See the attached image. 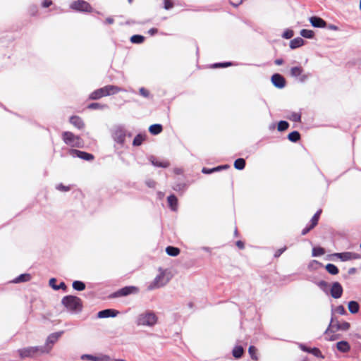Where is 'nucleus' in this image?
Here are the masks:
<instances>
[{"label": "nucleus", "instance_id": "1", "mask_svg": "<svg viewBox=\"0 0 361 361\" xmlns=\"http://www.w3.org/2000/svg\"><path fill=\"white\" fill-rule=\"evenodd\" d=\"M61 303L67 309L68 311L73 313L80 312L82 309V300L77 296H65L63 298Z\"/></svg>", "mask_w": 361, "mask_h": 361}, {"label": "nucleus", "instance_id": "2", "mask_svg": "<svg viewBox=\"0 0 361 361\" xmlns=\"http://www.w3.org/2000/svg\"><path fill=\"white\" fill-rule=\"evenodd\" d=\"M121 91H123L122 88L116 85H109L92 92L90 95V99L97 100L103 97L117 94Z\"/></svg>", "mask_w": 361, "mask_h": 361}, {"label": "nucleus", "instance_id": "3", "mask_svg": "<svg viewBox=\"0 0 361 361\" xmlns=\"http://www.w3.org/2000/svg\"><path fill=\"white\" fill-rule=\"evenodd\" d=\"M61 137L64 143L73 148H82L84 146L83 140L78 135H75L71 131H64L61 134Z\"/></svg>", "mask_w": 361, "mask_h": 361}, {"label": "nucleus", "instance_id": "4", "mask_svg": "<svg viewBox=\"0 0 361 361\" xmlns=\"http://www.w3.org/2000/svg\"><path fill=\"white\" fill-rule=\"evenodd\" d=\"M19 355L21 358L34 357L42 354H45L42 346H30L18 350Z\"/></svg>", "mask_w": 361, "mask_h": 361}, {"label": "nucleus", "instance_id": "5", "mask_svg": "<svg viewBox=\"0 0 361 361\" xmlns=\"http://www.w3.org/2000/svg\"><path fill=\"white\" fill-rule=\"evenodd\" d=\"M350 324L347 322H340L337 319L331 318L329 328L325 331V334L328 336L329 333H334L338 330L347 331L350 329Z\"/></svg>", "mask_w": 361, "mask_h": 361}, {"label": "nucleus", "instance_id": "6", "mask_svg": "<svg viewBox=\"0 0 361 361\" xmlns=\"http://www.w3.org/2000/svg\"><path fill=\"white\" fill-rule=\"evenodd\" d=\"M157 322V317L151 312H147L139 315L137 324L140 326H154Z\"/></svg>", "mask_w": 361, "mask_h": 361}, {"label": "nucleus", "instance_id": "7", "mask_svg": "<svg viewBox=\"0 0 361 361\" xmlns=\"http://www.w3.org/2000/svg\"><path fill=\"white\" fill-rule=\"evenodd\" d=\"M63 331H59L51 334L47 338L46 343L42 348L45 354H48L52 350L54 345L59 340V338L63 335Z\"/></svg>", "mask_w": 361, "mask_h": 361}, {"label": "nucleus", "instance_id": "8", "mask_svg": "<svg viewBox=\"0 0 361 361\" xmlns=\"http://www.w3.org/2000/svg\"><path fill=\"white\" fill-rule=\"evenodd\" d=\"M169 279L164 272L159 274L154 280L149 285L148 289L153 290L164 286L169 282Z\"/></svg>", "mask_w": 361, "mask_h": 361}, {"label": "nucleus", "instance_id": "9", "mask_svg": "<svg viewBox=\"0 0 361 361\" xmlns=\"http://www.w3.org/2000/svg\"><path fill=\"white\" fill-rule=\"evenodd\" d=\"M71 8L78 11L92 12V8L91 5L83 0L75 1L71 4Z\"/></svg>", "mask_w": 361, "mask_h": 361}, {"label": "nucleus", "instance_id": "10", "mask_svg": "<svg viewBox=\"0 0 361 361\" xmlns=\"http://www.w3.org/2000/svg\"><path fill=\"white\" fill-rule=\"evenodd\" d=\"M139 289L136 286H126L119 289L118 291L115 292L113 294V297H121V296H127L130 294L137 293Z\"/></svg>", "mask_w": 361, "mask_h": 361}, {"label": "nucleus", "instance_id": "11", "mask_svg": "<svg viewBox=\"0 0 361 361\" xmlns=\"http://www.w3.org/2000/svg\"><path fill=\"white\" fill-rule=\"evenodd\" d=\"M334 256L340 259L343 262L349 261V260H354L361 258V255L353 252H344L341 253H336L334 254Z\"/></svg>", "mask_w": 361, "mask_h": 361}, {"label": "nucleus", "instance_id": "12", "mask_svg": "<svg viewBox=\"0 0 361 361\" xmlns=\"http://www.w3.org/2000/svg\"><path fill=\"white\" fill-rule=\"evenodd\" d=\"M69 154L73 157H77L81 159L86 161H92L94 158V155L92 154L83 151H80L75 149H70Z\"/></svg>", "mask_w": 361, "mask_h": 361}, {"label": "nucleus", "instance_id": "13", "mask_svg": "<svg viewBox=\"0 0 361 361\" xmlns=\"http://www.w3.org/2000/svg\"><path fill=\"white\" fill-rule=\"evenodd\" d=\"M300 348L304 352L311 353L317 358H325V356L322 354V351L318 348H309L302 344L300 345Z\"/></svg>", "mask_w": 361, "mask_h": 361}, {"label": "nucleus", "instance_id": "14", "mask_svg": "<svg viewBox=\"0 0 361 361\" xmlns=\"http://www.w3.org/2000/svg\"><path fill=\"white\" fill-rule=\"evenodd\" d=\"M343 291V288L338 282L333 283L330 290V294L332 298L335 299L340 298L342 296Z\"/></svg>", "mask_w": 361, "mask_h": 361}, {"label": "nucleus", "instance_id": "15", "mask_svg": "<svg viewBox=\"0 0 361 361\" xmlns=\"http://www.w3.org/2000/svg\"><path fill=\"white\" fill-rule=\"evenodd\" d=\"M271 82L277 88H283L286 86V82L285 78L279 73H275L271 76Z\"/></svg>", "mask_w": 361, "mask_h": 361}, {"label": "nucleus", "instance_id": "16", "mask_svg": "<svg viewBox=\"0 0 361 361\" xmlns=\"http://www.w3.org/2000/svg\"><path fill=\"white\" fill-rule=\"evenodd\" d=\"M69 122L76 128L82 130L85 128V123L81 117L78 116H72L69 118Z\"/></svg>", "mask_w": 361, "mask_h": 361}, {"label": "nucleus", "instance_id": "17", "mask_svg": "<svg viewBox=\"0 0 361 361\" xmlns=\"http://www.w3.org/2000/svg\"><path fill=\"white\" fill-rule=\"evenodd\" d=\"M118 313V311L112 309H106L104 310H102L98 312V317L99 318H107V317H114L117 315Z\"/></svg>", "mask_w": 361, "mask_h": 361}, {"label": "nucleus", "instance_id": "18", "mask_svg": "<svg viewBox=\"0 0 361 361\" xmlns=\"http://www.w3.org/2000/svg\"><path fill=\"white\" fill-rule=\"evenodd\" d=\"M310 21L312 26L315 27H324L326 23L321 18L312 16L310 18Z\"/></svg>", "mask_w": 361, "mask_h": 361}, {"label": "nucleus", "instance_id": "19", "mask_svg": "<svg viewBox=\"0 0 361 361\" xmlns=\"http://www.w3.org/2000/svg\"><path fill=\"white\" fill-rule=\"evenodd\" d=\"M336 348L341 353H348L350 350V345L348 342L341 341L336 343Z\"/></svg>", "mask_w": 361, "mask_h": 361}, {"label": "nucleus", "instance_id": "20", "mask_svg": "<svg viewBox=\"0 0 361 361\" xmlns=\"http://www.w3.org/2000/svg\"><path fill=\"white\" fill-rule=\"evenodd\" d=\"M305 43V41L301 37H296L290 42V47L293 49L300 47Z\"/></svg>", "mask_w": 361, "mask_h": 361}, {"label": "nucleus", "instance_id": "21", "mask_svg": "<svg viewBox=\"0 0 361 361\" xmlns=\"http://www.w3.org/2000/svg\"><path fill=\"white\" fill-rule=\"evenodd\" d=\"M163 130V127L161 124H153L149 126V131L152 135H158Z\"/></svg>", "mask_w": 361, "mask_h": 361}, {"label": "nucleus", "instance_id": "22", "mask_svg": "<svg viewBox=\"0 0 361 361\" xmlns=\"http://www.w3.org/2000/svg\"><path fill=\"white\" fill-rule=\"evenodd\" d=\"M169 207L173 210H176L178 206V199L174 195H169L167 198Z\"/></svg>", "mask_w": 361, "mask_h": 361}, {"label": "nucleus", "instance_id": "23", "mask_svg": "<svg viewBox=\"0 0 361 361\" xmlns=\"http://www.w3.org/2000/svg\"><path fill=\"white\" fill-rule=\"evenodd\" d=\"M126 134L122 130H116L114 133V140L120 144L125 141Z\"/></svg>", "mask_w": 361, "mask_h": 361}, {"label": "nucleus", "instance_id": "24", "mask_svg": "<svg viewBox=\"0 0 361 361\" xmlns=\"http://www.w3.org/2000/svg\"><path fill=\"white\" fill-rule=\"evenodd\" d=\"M348 310L352 314H355L359 311V304L356 301H350L348 302Z\"/></svg>", "mask_w": 361, "mask_h": 361}, {"label": "nucleus", "instance_id": "25", "mask_svg": "<svg viewBox=\"0 0 361 361\" xmlns=\"http://www.w3.org/2000/svg\"><path fill=\"white\" fill-rule=\"evenodd\" d=\"M146 139V135L138 134L137 135L133 142L134 146H140L142 144L143 141Z\"/></svg>", "mask_w": 361, "mask_h": 361}, {"label": "nucleus", "instance_id": "26", "mask_svg": "<svg viewBox=\"0 0 361 361\" xmlns=\"http://www.w3.org/2000/svg\"><path fill=\"white\" fill-rule=\"evenodd\" d=\"M166 253L172 257H176L180 254V249L173 246H168L166 248Z\"/></svg>", "mask_w": 361, "mask_h": 361}, {"label": "nucleus", "instance_id": "27", "mask_svg": "<svg viewBox=\"0 0 361 361\" xmlns=\"http://www.w3.org/2000/svg\"><path fill=\"white\" fill-rule=\"evenodd\" d=\"M243 353H244L243 348L240 345L235 346L233 349V352H232L233 357L235 358H240L243 356Z\"/></svg>", "mask_w": 361, "mask_h": 361}, {"label": "nucleus", "instance_id": "28", "mask_svg": "<svg viewBox=\"0 0 361 361\" xmlns=\"http://www.w3.org/2000/svg\"><path fill=\"white\" fill-rule=\"evenodd\" d=\"M234 167L238 170H243L245 167V161L243 158H238L234 161Z\"/></svg>", "mask_w": 361, "mask_h": 361}, {"label": "nucleus", "instance_id": "29", "mask_svg": "<svg viewBox=\"0 0 361 361\" xmlns=\"http://www.w3.org/2000/svg\"><path fill=\"white\" fill-rule=\"evenodd\" d=\"M325 268L326 270L332 275H336L339 272L338 267L333 264H327Z\"/></svg>", "mask_w": 361, "mask_h": 361}, {"label": "nucleus", "instance_id": "30", "mask_svg": "<svg viewBox=\"0 0 361 361\" xmlns=\"http://www.w3.org/2000/svg\"><path fill=\"white\" fill-rule=\"evenodd\" d=\"M303 69L300 66L293 67L290 69V75L292 77H298L302 75Z\"/></svg>", "mask_w": 361, "mask_h": 361}, {"label": "nucleus", "instance_id": "31", "mask_svg": "<svg viewBox=\"0 0 361 361\" xmlns=\"http://www.w3.org/2000/svg\"><path fill=\"white\" fill-rule=\"evenodd\" d=\"M288 138L290 141L296 142L300 139V134L298 131H293L288 134Z\"/></svg>", "mask_w": 361, "mask_h": 361}, {"label": "nucleus", "instance_id": "32", "mask_svg": "<svg viewBox=\"0 0 361 361\" xmlns=\"http://www.w3.org/2000/svg\"><path fill=\"white\" fill-rule=\"evenodd\" d=\"M248 353H249L251 358L253 360H255V361H257L258 360L257 349L255 346L250 345L249 349H248Z\"/></svg>", "mask_w": 361, "mask_h": 361}, {"label": "nucleus", "instance_id": "33", "mask_svg": "<svg viewBox=\"0 0 361 361\" xmlns=\"http://www.w3.org/2000/svg\"><path fill=\"white\" fill-rule=\"evenodd\" d=\"M145 41V37L142 35H135L130 37V42L133 44H141Z\"/></svg>", "mask_w": 361, "mask_h": 361}, {"label": "nucleus", "instance_id": "34", "mask_svg": "<svg viewBox=\"0 0 361 361\" xmlns=\"http://www.w3.org/2000/svg\"><path fill=\"white\" fill-rule=\"evenodd\" d=\"M31 279V276L28 274H21L18 277H17L13 281L15 283H20V282H25L28 281Z\"/></svg>", "mask_w": 361, "mask_h": 361}, {"label": "nucleus", "instance_id": "35", "mask_svg": "<svg viewBox=\"0 0 361 361\" xmlns=\"http://www.w3.org/2000/svg\"><path fill=\"white\" fill-rule=\"evenodd\" d=\"M73 288L76 290H83L85 288V284L80 281H75L73 283Z\"/></svg>", "mask_w": 361, "mask_h": 361}, {"label": "nucleus", "instance_id": "36", "mask_svg": "<svg viewBox=\"0 0 361 361\" xmlns=\"http://www.w3.org/2000/svg\"><path fill=\"white\" fill-rule=\"evenodd\" d=\"M300 35L303 37L312 39L314 37V32L311 30L302 29L300 31Z\"/></svg>", "mask_w": 361, "mask_h": 361}, {"label": "nucleus", "instance_id": "37", "mask_svg": "<svg viewBox=\"0 0 361 361\" xmlns=\"http://www.w3.org/2000/svg\"><path fill=\"white\" fill-rule=\"evenodd\" d=\"M321 213H322V209H319L312 216V218L311 219V224H310L312 225V226L315 227L318 224V221H319Z\"/></svg>", "mask_w": 361, "mask_h": 361}, {"label": "nucleus", "instance_id": "38", "mask_svg": "<svg viewBox=\"0 0 361 361\" xmlns=\"http://www.w3.org/2000/svg\"><path fill=\"white\" fill-rule=\"evenodd\" d=\"M228 168V165H225V166H217V167H215V168H213V169H207L206 168H203L202 169V172L204 173H211L212 172H214V171H220L221 169H227Z\"/></svg>", "mask_w": 361, "mask_h": 361}, {"label": "nucleus", "instance_id": "39", "mask_svg": "<svg viewBox=\"0 0 361 361\" xmlns=\"http://www.w3.org/2000/svg\"><path fill=\"white\" fill-rule=\"evenodd\" d=\"M289 127V123L285 121H281L278 123L277 129L279 131H284Z\"/></svg>", "mask_w": 361, "mask_h": 361}, {"label": "nucleus", "instance_id": "40", "mask_svg": "<svg viewBox=\"0 0 361 361\" xmlns=\"http://www.w3.org/2000/svg\"><path fill=\"white\" fill-rule=\"evenodd\" d=\"M106 107V105L100 103H91L87 106L89 109H102Z\"/></svg>", "mask_w": 361, "mask_h": 361}, {"label": "nucleus", "instance_id": "41", "mask_svg": "<svg viewBox=\"0 0 361 361\" xmlns=\"http://www.w3.org/2000/svg\"><path fill=\"white\" fill-rule=\"evenodd\" d=\"M56 190L61 192H68L71 189V186L65 185L63 183H59L56 186Z\"/></svg>", "mask_w": 361, "mask_h": 361}, {"label": "nucleus", "instance_id": "42", "mask_svg": "<svg viewBox=\"0 0 361 361\" xmlns=\"http://www.w3.org/2000/svg\"><path fill=\"white\" fill-rule=\"evenodd\" d=\"M232 66L231 62H225V63H216L212 65V68H226Z\"/></svg>", "mask_w": 361, "mask_h": 361}, {"label": "nucleus", "instance_id": "43", "mask_svg": "<svg viewBox=\"0 0 361 361\" xmlns=\"http://www.w3.org/2000/svg\"><path fill=\"white\" fill-rule=\"evenodd\" d=\"M288 118L295 122H300L301 120V115L298 113H293Z\"/></svg>", "mask_w": 361, "mask_h": 361}, {"label": "nucleus", "instance_id": "44", "mask_svg": "<svg viewBox=\"0 0 361 361\" xmlns=\"http://www.w3.org/2000/svg\"><path fill=\"white\" fill-rule=\"evenodd\" d=\"M324 254V250L322 247H314L312 250L313 256H320Z\"/></svg>", "mask_w": 361, "mask_h": 361}, {"label": "nucleus", "instance_id": "45", "mask_svg": "<svg viewBox=\"0 0 361 361\" xmlns=\"http://www.w3.org/2000/svg\"><path fill=\"white\" fill-rule=\"evenodd\" d=\"M293 31L291 30H287L283 34V37L286 39H290L293 36Z\"/></svg>", "mask_w": 361, "mask_h": 361}, {"label": "nucleus", "instance_id": "46", "mask_svg": "<svg viewBox=\"0 0 361 361\" xmlns=\"http://www.w3.org/2000/svg\"><path fill=\"white\" fill-rule=\"evenodd\" d=\"M336 312L341 315H344L346 314L345 309L343 305L338 306L336 309Z\"/></svg>", "mask_w": 361, "mask_h": 361}, {"label": "nucleus", "instance_id": "47", "mask_svg": "<svg viewBox=\"0 0 361 361\" xmlns=\"http://www.w3.org/2000/svg\"><path fill=\"white\" fill-rule=\"evenodd\" d=\"M164 1L165 9L169 10L173 7V4L171 1V0H164Z\"/></svg>", "mask_w": 361, "mask_h": 361}, {"label": "nucleus", "instance_id": "48", "mask_svg": "<svg viewBox=\"0 0 361 361\" xmlns=\"http://www.w3.org/2000/svg\"><path fill=\"white\" fill-rule=\"evenodd\" d=\"M314 228V226H312V224H310V226L305 227L301 232V234L302 235H305L306 234H307L312 229H313Z\"/></svg>", "mask_w": 361, "mask_h": 361}, {"label": "nucleus", "instance_id": "49", "mask_svg": "<svg viewBox=\"0 0 361 361\" xmlns=\"http://www.w3.org/2000/svg\"><path fill=\"white\" fill-rule=\"evenodd\" d=\"M141 95H142L145 97H147L149 94V91L145 89V87H141L139 90Z\"/></svg>", "mask_w": 361, "mask_h": 361}, {"label": "nucleus", "instance_id": "50", "mask_svg": "<svg viewBox=\"0 0 361 361\" xmlns=\"http://www.w3.org/2000/svg\"><path fill=\"white\" fill-rule=\"evenodd\" d=\"M286 250V247H282V248H280V249H278L275 253H274V257H279L281 256V255Z\"/></svg>", "mask_w": 361, "mask_h": 361}, {"label": "nucleus", "instance_id": "51", "mask_svg": "<svg viewBox=\"0 0 361 361\" xmlns=\"http://www.w3.org/2000/svg\"><path fill=\"white\" fill-rule=\"evenodd\" d=\"M243 1V0H229L230 4L235 7H237L239 5H240Z\"/></svg>", "mask_w": 361, "mask_h": 361}, {"label": "nucleus", "instance_id": "52", "mask_svg": "<svg viewBox=\"0 0 361 361\" xmlns=\"http://www.w3.org/2000/svg\"><path fill=\"white\" fill-rule=\"evenodd\" d=\"M317 285L323 290H324L326 288L328 287L329 284L326 281H320Z\"/></svg>", "mask_w": 361, "mask_h": 361}, {"label": "nucleus", "instance_id": "53", "mask_svg": "<svg viewBox=\"0 0 361 361\" xmlns=\"http://www.w3.org/2000/svg\"><path fill=\"white\" fill-rule=\"evenodd\" d=\"M54 290H59V289L66 290V286L64 282H61L59 286H54Z\"/></svg>", "mask_w": 361, "mask_h": 361}, {"label": "nucleus", "instance_id": "54", "mask_svg": "<svg viewBox=\"0 0 361 361\" xmlns=\"http://www.w3.org/2000/svg\"><path fill=\"white\" fill-rule=\"evenodd\" d=\"M52 4V1L51 0H44L42 2V6L44 8H48Z\"/></svg>", "mask_w": 361, "mask_h": 361}, {"label": "nucleus", "instance_id": "55", "mask_svg": "<svg viewBox=\"0 0 361 361\" xmlns=\"http://www.w3.org/2000/svg\"><path fill=\"white\" fill-rule=\"evenodd\" d=\"M155 165L163 167V168H167L169 166L170 164L168 161H164L163 163H159V164L156 163Z\"/></svg>", "mask_w": 361, "mask_h": 361}, {"label": "nucleus", "instance_id": "56", "mask_svg": "<svg viewBox=\"0 0 361 361\" xmlns=\"http://www.w3.org/2000/svg\"><path fill=\"white\" fill-rule=\"evenodd\" d=\"M236 246L240 249V250H243L245 248V245H244V243L241 240H238L235 243Z\"/></svg>", "mask_w": 361, "mask_h": 361}, {"label": "nucleus", "instance_id": "57", "mask_svg": "<svg viewBox=\"0 0 361 361\" xmlns=\"http://www.w3.org/2000/svg\"><path fill=\"white\" fill-rule=\"evenodd\" d=\"M146 184L149 187V188H154L155 185H156V182L153 180H149L146 182Z\"/></svg>", "mask_w": 361, "mask_h": 361}, {"label": "nucleus", "instance_id": "58", "mask_svg": "<svg viewBox=\"0 0 361 361\" xmlns=\"http://www.w3.org/2000/svg\"><path fill=\"white\" fill-rule=\"evenodd\" d=\"M56 279H54V278H51L50 280H49V286L54 288V286H56L57 285L56 284Z\"/></svg>", "mask_w": 361, "mask_h": 361}, {"label": "nucleus", "instance_id": "59", "mask_svg": "<svg viewBox=\"0 0 361 361\" xmlns=\"http://www.w3.org/2000/svg\"><path fill=\"white\" fill-rule=\"evenodd\" d=\"M105 22L107 24H113L114 22V18L109 17V18H106Z\"/></svg>", "mask_w": 361, "mask_h": 361}, {"label": "nucleus", "instance_id": "60", "mask_svg": "<svg viewBox=\"0 0 361 361\" xmlns=\"http://www.w3.org/2000/svg\"><path fill=\"white\" fill-rule=\"evenodd\" d=\"M157 32H158V30H157V28H151V29L148 31L149 34H150L151 35H154V34L157 33Z\"/></svg>", "mask_w": 361, "mask_h": 361}, {"label": "nucleus", "instance_id": "61", "mask_svg": "<svg viewBox=\"0 0 361 361\" xmlns=\"http://www.w3.org/2000/svg\"><path fill=\"white\" fill-rule=\"evenodd\" d=\"M283 63V60L282 59H278L275 61V64L280 66Z\"/></svg>", "mask_w": 361, "mask_h": 361}, {"label": "nucleus", "instance_id": "62", "mask_svg": "<svg viewBox=\"0 0 361 361\" xmlns=\"http://www.w3.org/2000/svg\"><path fill=\"white\" fill-rule=\"evenodd\" d=\"M356 271H357V270H356V269H355V268L352 267V268L349 269V270H348V274H350V275H351V274H354L356 272Z\"/></svg>", "mask_w": 361, "mask_h": 361}, {"label": "nucleus", "instance_id": "63", "mask_svg": "<svg viewBox=\"0 0 361 361\" xmlns=\"http://www.w3.org/2000/svg\"><path fill=\"white\" fill-rule=\"evenodd\" d=\"M89 360H93V361H97V358L92 356V355H85Z\"/></svg>", "mask_w": 361, "mask_h": 361}, {"label": "nucleus", "instance_id": "64", "mask_svg": "<svg viewBox=\"0 0 361 361\" xmlns=\"http://www.w3.org/2000/svg\"><path fill=\"white\" fill-rule=\"evenodd\" d=\"M184 188V185L181 186L180 185H177L176 187L173 188L174 190H181Z\"/></svg>", "mask_w": 361, "mask_h": 361}]
</instances>
